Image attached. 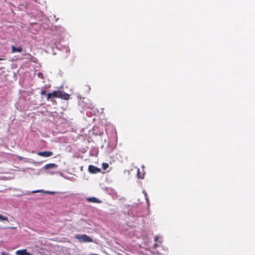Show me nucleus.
I'll return each mask as SVG.
<instances>
[{
  "label": "nucleus",
  "instance_id": "f257e3e1",
  "mask_svg": "<svg viewBox=\"0 0 255 255\" xmlns=\"http://www.w3.org/2000/svg\"><path fill=\"white\" fill-rule=\"evenodd\" d=\"M75 238L81 242L90 243L93 242V239L86 234L77 235Z\"/></svg>",
  "mask_w": 255,
  "mask_h": 255
},
{
  "label": "nucleus",
  "instance_id": "f03ea898",
  "mask_svg": "<svg viewBox=\"0 0 255 255\" xmlns=\"http://www.w3.org/2000/svg\"><path fill=\"white\" fill-rule=\"evenodd\" d=\"M154 240L155 243L154 244L153 247L154 248H155L159 246L160 244L163 241V238L160 235L155 236L154 238Z\"/></svg>",
  "mask_w": 255,
  "mask_h": 255
},
{
  "label": "nucleus",
  "instance_id": "7ed1b4c3",
  "mask_svg": "<svg viewBox=\"0 0 255 255\" xmlns=\"http://www.w3.org/2000/svg\"><path fill=\"white\" fill-rule=\"evenodd\" d=\"M88 171L90 173L96 174L101 172V169L94 165H90L88 167Z\"/></svg>",
  "mask_w": 255,
  "mask_h": 255
},
{
  "label": "nucleus",
  "instance_id": "20e7f679",
  "mask_svg": "<svg viewBox=\"0 0 255 255\" xmlns=\"http://www.w3.org/2000/svg\"><path fill=\"white\" fill-rule=\"evenodd\" d=\"M58 166L55 163H49L45 165L43 168L45 170L56 169Z\"/></svg>",
  "mask_w": 255,
  "mask_h": 255
},
{
  "label": "nucleus",
  "instance_id": "39448f33",
  "mask_svg": "<svg viewBox=\"0 0 255 255\" xmlns=\"http://www.w3.org/2000/svg\"><path fill=\"white\" fill-rule=\"evenodd\" d=\"M37 154L39 156L46 157L51 156L53 154V153L51 151H45L38 152H37Z\"/></svg>",
  "mask_w": 255,
  "mask_h": 255
},
{
  "label": "nucleus",
  "instance_id": "423d86ee",
  "mask_svg": "<svg viewBox=\"0 0 255 255\" xmlns=\"http://www.w3.org/2000/svg\"><path fill=\"white\" fill-rule=\"evenodd\" d=\"M16 255H31L30 253L26 252V250L23 249L18 250L15 252Z\"/></svg>",
  "mask_w": 255,
  "mask_h": 255
},
{
  "label": "nucleus",
  "instance_id": "0eeeda50",
  "mask_svg": "<svg viewBox=\"0 0 255 255\" xmlns=\"http://www.w3.org/2000/svg\"><path fill=\"white\" fill-rule=\"evenodd\" d=\"M55 29L57 30V34L59 35L65 31V29L61 26H56L55 27Z\"/></svg>",
  "mask_w": 255,
  "mask_h": 255
},
{
  "label": "nucleus",
  "instance_id": "6e6552de",
  "mask_svg": "<svg viewBox=\"0 0 255 255\" xmlns=\"http://www.w3.org/2000/svg\"><path fill=\"white\" fill-rule=\"evenodd\" d=\"M87 200L89 202L98 203H101V201H100L99 199H98L95 197H89V198H88L87 199Z\"/></svg>",
  "mask_w": 255,
  "mask_h": 255
},
{
  "label": "nucleus",
  "instance_id": "1a4fd4ad",
  "mask_svg": "<svg viewBox=\"0 0 255 255\" xmlns=\"http://www.w3.org/2000/svg\"><path fill=\"white\" fill-rule=\"evenodd\" d=\"M69 97H70V95L68 94L62 93L61 92H60V93L59 98H60L62 99L67 100L69 99Z\"/></svg>",
  "mask_w": 255,
  "mask_h": 255
},
{
  "label": "nucleus",
  "instance_id": "9d476101",
  "mask_svg": "<svg viewBox=\"0 0 255 255\" xmlns=\"http://www.w3.org/2000/svg\"><path fill=\"white\" fill-rule=\"evenodd\" d=\"M12 52L14 53L15 52H20L22 51V48L20 47H15L14 46H11Z\"/></svg>",
  "mask_w": 255,
  "mask_h": 255
},
{
  "label": "nucleus",
  "instance_id": "9b49d317",
  "mask_svg": "<svg viewBox=\"0 0 255 255\" xmlns=\"http://www.w3.org/2000/svg\"><path fill=\"white\" fill-rule=\"evenodd\" d=\"M60 93V92L53 91V92L51 93V94L52 97L59 98Z\"/></svg>",
  "mask_w": 255,
  "mask_h": 255
},
{
  "label": "nucleus",
  "instance_id": "f8f14e48",
  "mask_svg": "<svg viewBox=\"0 0 255 255\" xmlns=\"http://www.w3.org/2000/svg\"><path fill=\"white\" fill-rule=\"evenodd\" d=\"M137 176L138 178L143 179V174L141 175L140 172V170L138 168L137 169Z\"/></svg>",
  "mask_w": 255,
  "mask_h": 255
},
{
  "label": "nucleus",
  "instance_id": "ddd939ff",
  "mask_svg": "<svg viewBox=\"0 0 255 255\" xmlns=\"http://www.w3.org/2000/svg\"><path fill=\"white\" fill-rule=\"evenodd\" d=\"M17 158L19 160H24V162H28V159L27 158H23V157H22L21 156L17 155Z\"/></svg>",
  "mask_w": 255,
  "mask_h": 255
},
{
  "label": "nucleus",
  "instance_id": "4468645a",
  "mask_svg": "<svg viewBox=\"0 0 255 255\" xmlns=\"http://www.w3.org/2000/svg\"><path fill=\"white\" fill-rule=\"evenodd\" d=\"M109 167V164L107 163H103L102 164V167L103 169L106 170Z\"/></svg>",
  "mask_w": 255,
  "mask_h": 255
},
{
  "label": "nucleus",
  "instance_id": "2eb2a0df",
  "mask_svg": "<svg viewBox=\"0 0 255 255\" xmlns=\"http://www.w3.org/2000/svg\"><path fill=\"white\" fill-rule=\"evenodd\" d=\"M0 221H8V218L6 217L0 215Z\"/></svg>",
  "mask_w": 255,
  "mask_h": 255
},
{
  "label": "nucleus",
  "instance_id": "dca6fc26",
  "mask_svg": "<svg viewBox=\"0 0 255 255\" xmlns=\"http://www.w3.org/2000/svg\"><path fill=\"white\" fill-rule=\"evenodd\" d=\"M144 196H145V200L147 202V204L148 205V206H149V199L147 197V194L146 192H144Z\"/></svg>",
  "mask_w": 255,
  "mask_h": 255
},
{
  "label": "nucleus",
  "instance_id": "f3484780",
  "mask_svg": "<svg viewBox=\"0 0 255 255\" xmlns=\"http://www.w3.org/2000/svg\"><path fill=\"white\" fill-rule=\"evenodd\" d=\"M89 103H88V105L87 106L88 108L89 109H92L94 107V106L93 105V104L89 101Z\"/></svg>",
  "mask_w": 255,
  "mask_h": 255
},
{
  "label": "nucleus",
  "instance_id": "a211bd4d",
  "mask_svg": "<svg viewBox=\"0 0 255 255\" xmlns=\"http://www.w3.org/2000/svg\"><path fill=\"white\" fill-rule=\"evenodd\" d=\"M46 173L48 174H53L55 172L53 171H51V170H46Z\"/></svg>",
  "mask_w": 255,
  "mask_h": 255
},
{
  "label": "nucleus",
  "instance_id": "6ab92c4d",
  "mask_svg": "<svg viewBox=\"0 0 255 255\" xmlns=\"http://www.w3.org/2000/svg\"><path fill=\"white\" fill-rule=\"evenodd\" d=\"M38 77L42 78H43V74L42 73L39 72L37 74Z\"/></svg>",
  "mask_w": 255,
  "mask_h": 255
},
{
  "label": "nucleus",
  "instance_id": "aec40b11",
  "mask_svg": "<svg viewBox=\"0 0 255 255\" xmlns=\"http://www.w3.org/2000/svg\"><path fill=\"white\" fill-rule=\"evenodd\" d=\"M51 97H52L51 93H48L47 95V100H49Z\"/></svg>",
  "mask_w": 255,
  "mask_h": 255
},
{
  "label": "nucleus",
  "instance_id": "412c9836",
  "mask_svg": "<svg viewBox=\"0 0 255 255\" xmlns=\"http://www.w3.org/2000/svg\"><path fill=\"white\" fill-rule=\"evenodd\" d=\"M45 193L53 194H54V192H52V191H46V192H45Z\"/></svg>",
  "mask_w": 255,
  "mask_h": 255
},
{
  "label": "nucleus",
  "instance_id": "4be33fe9",
  "mask_svg": "<svg viewBox=\"0 0 255 255\" xmlns=\"http://www.w3.org/2000/svg\"><path fill=\"white\" fill-rule=\"evenodd\" d=\"M41 191H42V190H38L33 191L31 192L33 193H37V192H41Z\"/></svg>",
  "mask_w": 255,
  "mask_h": 255
},
{
  "label": "nucleus",
  "instance_id": "5701e85b",
  "mask_svg": "<svg viewBox=\"0 0 255 255\" xmlns=\"http://www.w3.org/2000/svg\"><path fill=\"white\" fill-rule=\"evenodd\" d=\"M69 51H70V49L68 48H67L66 49V52H69Z\"/></svg>",
  "mask_w": 255,
  "mask_h": 255
},
{
  "label": "nucleus",
  "instance_id": "b1692460",
  "mask_svg": "<svg viewBox=\"0 0 255 255\" xmlns=\"http://www.w3.org/2000/svg\"><path fill=\"white\" fill-rule=\"evenodd\" d=\"M141 167H142V168H144V165H142Z\"/></svg>",
  "mask_w": 255,
  "mask_h": 255
},
{
  "label": "nucleus",
  "instance_id": "393cba45",
  "mask_svg": "<svg viewBox=\"0 0 255 255\" xmlns=\"http://www.w3.org/2000/svg\"><path fill=\"white\" fill-rule=\"evenodd\" d=\"M3 59L0 58V60H2Z\"/></svg>",
  "mask_w": 255,
  "mask_h": 255
},
{
  "label": "nucleus",
  "instance_id": "a878e982",
  "mask_svg": "<svg viewBox=\"0 0 255 255\" xmlns=\"http://www.w3.org/2000/svg\"><path fill=\"white\" fill-rule=\"evenodd\" d=\"M39 174H40L39 172H37V175H39Z\"/></svg>",
  "mask_w": 255,
  "mask_h": 255
}]
</instances>
